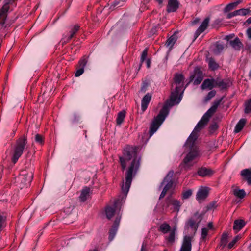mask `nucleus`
<instances>
[{"mask_svg": "<svg viewBox=\"0 0 251 251\" xmlns=\"http://www.w3.org/2000/svg\"><path fill=\"white\" fill-rule=\"evenodd\" d=\"M141 157L137 154V148L127 147L123 151V155L119 157V162L122 170L127 167L125 174V183L122 186V190L127 194L132 181L133 177L138 171L140 166Z\"/></svg>", "mask_w": 251, "mask_h": 251, "instance_id": "f257e3e1", "label": "nucleus"}, {"mask_svg": "<svg viewBox=\"0 0 251 251\" xmlns=\"http://www.w3.org/2000/svg\"><path fill=\"white\" fill-rule=\"evenodd\" d=\"M222 101V99L215 101L211 107L204 114L201 120L198 123L186 142V145L189 147L193 146L197 140L198 132L203 128L207 124L210 118L216 111V110Z\"/></svg>", "mask_w": 251, "mask_h": 251, "instance_id": "f03ea898", "label": "nucleus"}, {"mask_svg": "<svg viewBox=\"0 0 251 251\" xmlns=\"http://www.w3.org/2000/svg\"><path fill=\"white\" fill-rule=\"evenodd\" d=\"M184 77L181 74H176L174 77V82L172 84V88L175 85V90H173L171 92L170 96V103L169 105L172 106L175 104H177L180 101V98H179L178 94L181 90L183 86V82L184 80Z\"/></svg>", "mask_w": 251, "mask_h": 251, "instance_id": "7ed1b4c3", "label": "nucleus"}, {"mask_svg": "<svg viewBox=\"0 0 251 251\" xmlns=\"http://www.w3.org/2000/svg\"><path fill=\"white\" fill-rule=\"evenodd\" d=\"M168 113V105L167 104H165L160 110L158 115L153 119L151 125L150 130V136H151L157 131L159 127L164 121Z\"/></svg>", "mask_w": 251, "mask_h": 251, "instance_id": "20e7f679", "label": "nucleus"}, {"mask_svg": "<svg viewBox=\"0 0 251 251\" xmlns=\"http://www.w3.org/2000/svg\"><path fill=\"white\" fill-rule=\"evenodd\" d=\"M27 138L24 136L20 137L16 141L13 149L12 156L11 158L12 162L13 163H16L19 157L22 155L24 149L27 146Z\"/></svg>", "mask_w": 251, "mask_h": 251, "instance_id": "39448f33", "label": "nucleus"}, {"mask_svg": "<svg viewBox=\"0 0 251 251\" xmlns=\"http://www.w3.org/2000/svg\"><path fill=\"white\" fill-rule=\"evenodd\" d=\"M203 214L196 212L193 216L191 217L186 223V226L188 228H191L194 233L196 232L199 226V224L202 219Z\"/></svg>", "mask_w": 251, "mask_h": 251, "instance_id": "423d86ee", "label": "nucleus"}, {"mask_svg": "<svg viewBox=\"0 0 251 251\" xmlns=\"http://www.w3.org/2000/svg\"><path fill=\"white\" fill-rule=\"evenodd\" d=\"M199 155V152L196 148H194L187 155L183 160L184 167L186 170L192 165H189V163L197 158Z\"/></svg>", "mask_w": 251, "mask_h": 251, "instance_id": "0eeeda50", "label": "nucleus"}, {"mask_svg": "<svg viewBox=\"0 0 251 251\" xmlns=\"http://www.w3.org/2000/svg\"><path fill=\"white\" fill-rule=\"evenodd\" d=\"M170 205H172L173 206L174 211L178 212L182 204L179 201L174 199L171 196H168L165 199V205L164 206L168 208Z\"/></svg>", "mask_w": 251, "mask_h": 251, "instance_id": "6e6552de", "label": "nucleus"}, {"mask_svg": "<svg viewBox=\"0 0 251 251\" xmlns=\"http://www.w3.org/2000/svg\"><path fill=\"white\" fill-rule=\"evenodd\" d=\"M15 0H5V3L0 9V23L3 25L7 17V13L9 10V6L8 4Z\"/></svg>", "mask_w": 251, "mask_h": 251, "instance_id": "1a4fd4ad", "label": "nucleus"}, {"mask_svg": "<svg viewBox=\"0 0 251 251\" xmlns=\"http://www.w3.org/2000/svg\"><path fill=\"white\" fill-rule=\"evenodd\" d=\"M203 79L202 72L198 68L194 70V74L190 76V81H193L195 85L199 84Z\"/></svg>", "mask_w": 251, "mask_h": 251, "instance_id": "9d476101", "label": "nucleus"}, {"mask_svg": "<svg viewBox=\"0 0 251 251\" xmlns=\"http://www.w3.org/2000/svg\"><path fill=\"white\" fill-rule=\"evenodd\" d=\"M209 189L206 187H201L196 195V199L199 202L204 201L208 196Z\"/></svg>", "mask_w": 251, "mask_h": 251, "instance_id": "9b49d317", "label": "nucleus"}, {"mask_svg": "<svg viewBox=\"0 0 251 251\" xmlns=\"http://www.w3.org/2000/svg\"><path fill=\"white\" fill-rule=\"evenodd\" d=\"M173 175V173H169L166 177L164 178L162 184H165L164 188L167 189L171 193L172 192L174 189L173 181L172 180L171 177Z\"/></svg>", "mask_w": 251, "mask_h": 251, "instance_id": "f8f14e48", "label": "nucleus"}, {"mask_svg": "<svg viewBox=\"0 0 251 251\" xmlns=\"http://www.w3.org/2000/svg\"><path fill=\"white\" fill-rule=\"evenodd\" d=\"M192 238L186 236L184 237L183 243L179 251H191V241Z\"/></svg>", "mask_w": 251, "mask_h": 251, "instance_id": "ddd939ff", "label": "nucleus"}, {"mask_svg": "<svg viewBox=\"0 0 251 251\" xmlns=\"http://www.w3.org/2000/svg\"><path fill=\"white\" fill-rule=\"evenodd\" d=\"M120 221V218L117 217L114 222L111 228L110 229L109 232V239L111 241L114 238L118 227L119 226V223Z\"/></svg>", "mask_w": 251, "mask_h": 251, "instance_id": "4468645a", "label": "nucleus"}, {"mask_svg": "<svg viewBox=\"0 0 251 251\" xmlns=\"http://www.w3.org/2000/svg\"><path fill=\"white\" fill-rule=\"evenodd\" d=\"M209 21L210 18L208 17L204 19L195 32L196 38H197L200 34L203 32L207 28Z\"/></svg>", "mask_w": 251, "mask_h": 251, "instance_id": "2eb2a0df", "label": "nucleus"}, {"mask_svg": "<svg viewBox=\"0 0 251 251\" xmlns=\"http://www.w3.org/2000/svg\"><path fill=\"white\" fill-rule=\"evenodd\" d=\"M179 3L177 0H169L167 11L168 12H175L178 8Z\"/></svg>", "mask_w": 251, "mask_h": 251, "instance_id": "dca6fc26", "label": "nucleus"}, {"mask_svg": "<svg viewBox=\"0 0 251 251\" xmlns=\"http://www.w3.org/2000/svg\"><path fill=\"white\" fill-rule=\"evenodd\" d=\"M214 87H215V80L213 79L204 80L201 86L202 89L211 90Z\"/></svg>", "mask_w": 251, "mask_h": 251, "instance_id": "f3484780", "label": "nucleus"}, {"mask_svg": "<svg viewBox=\"0 0 251 251\" xmlns=\"http://www.w3.org/2000/svg\"><path fill=\"white\" fill-rule=\"evenodd\" d=\"M178 32L176 31L173 35H172L166 41L165 45L167 47H169L170 49H171L174 44L176 43L177 39L176 34Z\"/></svg>", "mask_w": 251, "mask_h": 251, "instance_id": "a211bd4d", "label": "nucleus"}, {"mask_svg": "<svg viewBox=\"0 0 251 251\" xmlns=\"http://www.w3.org/2000/svg\"><path fill=\"white\" fill-rule=\"evenodd\" d=\"M90 189L89 187H85L81 191V194L79 196L80 200L81 201H85L90 196Z\"/></svg>", "mask_w": 251, "mask_h": 251, "instance_id": "6ab92c4d", "label": "nucleus"}, {"mask_svg": "<svg viewBox=\"0 0 251 251\" xmlns=\"http://www.w3.org/2000/svg\"><path fill=\"white\" fill-rule=\"evenodd\" d=\"M151 96L150 94H147L142 99L141 108L143 112L146 110L148 104L151 100Z\"/></svg>", "mask_w": 251, "mask_h": 251, "instance_id": "aec40b11", "label": "nucleus"}, {"mask_svg": "<svg viewBox=\"0 0 251 251\" xmlns=\"http://www.w3.org/2000/svg\"><path fill=\"white\" fill-rule=\"evenodd\" d=\"M241 175L249 184H251V168L242 170Z\"/></svg>", "mask_w": 251, "mask_h": 251, "instance_id": "412c9836", "label": "nucleus"}, {"mask_svg": "<svg viewBox=\"0 0 251 251\" xmlns=\"http://www.w3.org/2000/svg\"><path fill=\"white\" fill-rule=\"evenodd\" d=\"M198 173L200 176L204 177L212 175L213 174V171L208 168H201Z\"/></svg>", "mask_w": 251, "mask_h": 251, "instance_id": "4be33fe9", "label": "nucleus"}, {"mask_svg": "<svg viewBox=\"0 0 251 251\" xmlns=\"http://www.w3.org/2000/svg\"><path fill=\"white\" fill-rule=\"evenodd\" d=\"M230 82L229 81H224L219 79L215 80V86H218L221 89H226L230 86Z\"/></svg>", "mask_w": 251, "mask_h": 251, "instance_id": "5701e85b", "label": "nucleus"}, {"mask_svg": "<svg viewBox=\"0 0 251 251\" xmlns=\"http://www.w3.org/2000/svg\"><path fill=\"white\" fill-rule=\"evenodd\" d=\"M245 225V222L243 220H236L234 221L233 229L237 232L239 231Z\"/></svg>", "mask_w": 251, "mask_h": 251, "instance_id": "b1692460", "label": "nucleus"}, {"mask_svg": "<svg viewBox=\"0 0 251 251\" xmlns=\"http://www.w3.org/2000/svg\"><path fill=\"white\" fill-rule=\"evenodd\" d=\"M230 45L236 50H239L243 47V44L238 38H236L233 41H230Z\"/></svg>", "mask_w": 251, "mask_h": 251, "instance_id": "393cba45", "label": "nucleus"}, {"mask_svg": "<svg viewBox=\"0 0 251 251\" xmlns=\"http://www.w3.org/2000/svg\"><path fill=\"white\" fill-rule=\"evenodd\" d=\"M114 207L115 206L113 207L108 206L105 208V214L108 219H110L114 215L115 212Z\"/></svg>", "mask_w": 251, "mask_h": 251, "instance_id": "a878e982", "label": "nucleus"}, {"mask_svg": "<svg viewBox=\"0 0 251 251\" xmlns=\"http://www.w3.org/2000/svg\"><path fill=\"white\" fill-rule=\"evenodd\" d=\"M207 60L208 63L209 67L212 70L217 69L219 67V65L215 62L213 58H209Z\"/></svg>", "mask_w": 251, "mask_h": 251, "instance_id": "bb28decb", "label": "nucleus"}, {"mask_svg": "<svg viewBox=\"0 0 251 251\" xmlns=\"http://www.w3.org/2000/svg\"><path fill=\"white\" fill-rule=\"evenodd\" d=\"M125 115L126 111L125 110H122L118 113L116 119V123L117 125H120L121 124L125 119Z\"/></svg>", "mask_w": 251, "mask_h": 251, "instance_id": "cd10ccee", "label": "nucleus"}, {"mask_svg": "<svg viewBox=\"0 0 251 251\" xmlns=\"http://www.w3.org/2000/svg\"><path fill=\"white\" fill-rule=\"evenodd\" d=\"M246 122V121L244 119H242L239 121V122L236 125L235 128V132L236 133L240 132L242 129L245 125Z\"/></svg>", "mask_w": 251, "mask_h": 251, "instance_id": "c85d7f7f", "label": "nucleus"}, {"mask_svg": "<svg viewBox=\"0 0 251 251\" xmlns=\"http://www.w3.org/2000/svg\"><path fill=\"white\" fill-rule=\"evenodd\" d=\"M80 28V26L78 25H75L71 30L70 31V35L67 38V41L71 40L74 36L76 33V32L79 30Z\"/></svg>", "mask_w": 251, "mask_h": 251, "instance_id": "c756f323", "label": "nucleus"}, {"mask_svg": "<svg viewBox=\"0 0 251 251\" xmlns=\"http://www.w3.org/2000/svg\"><path fill=\"white\" fill-rule=\"evenodd\" d=\"M233 194L236 197L241 199L243 198L246 195V193L244 190H240L237 188L234 189L233 190Z\"/></svg>", "mask_w": 251, "mask_h": 251, "instance_id": "7c9ffc66", "label": "nucleus"}, {"mask_svg": "<svg viewBox=\"0 0 251 251\" xmlns=\"http://www.w3.org/2000/svg\"><path fill=\"white\" fill-rule=\"evenodd\" d=\"M228 242V235L226 233H224L221 238L220 242V246L222 247V248H224L225 246L226 245Z\"/></svg>", "mask_w": 251, "mask_h": 251, "instance_id": "2f4dec72", "label": "nucleus"}, {"mask_svg": "<svg viewBox=\"0 0 251 251\" xmlns=\"http://www.w3.org/2000/svg\"><path fill=\"white\" fill-rule=\"evenodd\" d=\"M240 3V1H237L228 4L224 9L225 12H228L234 9Z\"/></svg>", "mask_w": 251, "mask_h": 251, "instance_id": "473e14b6", "label": "nucleus"}, {"mask_svg": "<svg viewBox=\"0 0 251 251\" xmlns=\"http://www.w3.org/2000/svg\"><path fill=\"white\" fill-rule=\"evenodd\" d=\"M170 229V226L167 223H163L159 226V230L163 233H167Z\"/></svg>", "mask_w": 251, "mask_h": 251, "instance_id": "72a5a7b5", "label": "nucleus"}, {"mask_svg": "<svg viewBox=\"0 0 251 251\" xmlns=\"http://www.w3.org/2000/svg\"><path fill=\"white\" fill-rule=\"evenodd\" d=\"M224 46L219 43L216 44L215 49L214 50V52L216 54L220 53L223 50Z\"/></svg>", "mask_w": 251, "mask_h": 251, "instance_id": "f704fd0d", "label": "nucleus"}, {"mask_svg": "<svg viewBox=\"0 0 251 251\" xmlns=\"http://www.w3.org/2000/svg\"><path fill=\"white\" fill-rule=\"evenodd\" d=\"M192 194V191L190 189L184 191L182 193V199L183 200L189 198Z\"/></svg>", "mask_w": 251, "mask_h": 251, "instance_id": "c9c22d12", "label": "nucleus"}, {"mask_svg": "<svg viewBox=\"0 0 251 251\" xmlns=\"http://www.w3.org/2000/svg\"><path fill=\"white\" fill-rule=\"evenodd\" d=\"M251 112V100H250L245 103V112L249 113Z\"/></svg>", "mask_w": 251, "mask_h": 251, "instance_id": "e433bc0d", "label": "nucleus"}, {"mask_svg": "<svg viewBox=\"0 0 251 251\" xmlns=\"http://www.w3.org/2000/svg\"><path fill=\"white\" fill-rule=\"evenodd\" d=\"M238 15H243L245 16L247 14H249L251 10L249 9H240L239 10H237Z\"/></svg>", "mask_w": 251, "mask_h": 251, "instance_id": "4c0bfd02", "label": "nucleus"}, {"mask_svg": "<svg viewBox=\"0 0 251 251\" xmlns=\"http://www.w3.org/2000/svg\"><path fill=\"white\" fill-rule=\"evenodd\" d=\"M35 141H36V142H37L41 144H43L44 143L43 137L41 135L37 134L35 135Z\"/></svg>", "mask_w": 251, "mask_h": 251, "instance_id": "58836bf2", "label": "nucleus"}, {"mask_svg": "<svg viewBox=\"0 0 251 251\" xmlns=\"http://www.w3.org/2000/svg\"><path fill=\"white\" fill-rule=\"evenodd\" d=\"M216 94V91L212 90L209 92L205 98V100L208 101L210 100L212 98L214 97Z\"/></svg>", "mask_w": 251, "mask_h": 251, "instance_id": "ea45409f", "label": "nucleus"}, {"mask_svg": "<svg viewBox=\"0 0 251 251\" xmlns=\"http://www.w3.org/2000/svg\"><path fill=\"white\" fill-rule=\"evenodd\" d=\"M168 242L173 243L175 241V231H171L167 238Z\"/></svg>", "mask_w": 251, "mask_h": 251, "instance_id": "a19ab883", "label": "nucleus"}, {"mask_svg": "<svg viewBox=\"0 0 251 251\" xmlns=\"http://www.w3.org/2000/svg\"><path fill=\"white\" fill-rule=\"evenodd\" d=\"M148 48H146L143 51L141 57V62L142 63L146 58L148 54Z\"/></svg>", "mask_w": 251, "mask_h": 251, "instance_id": "79ce46f5", "label": "nucleus"}, {"mask_svg": "<svg viewBox=\"0 0 251 251\" xmlns=\"http://www.w3.org/2000/svg\"><path fill=\"white\" fill-rule=\"evenodd\" d=\"M208 229L207 228H203L202 229L201 232V238L204 240L207 235Z\"/></svg>", "mask_w": 251, "mask_h": 251, "instance_id": "37998d69", "label": "nucleus"}, {"mask_svg": "<svg viewBox=\"0 0 251 251\" xmlns=\"http://www.w3.org/2000/svg\"><path fill=\"white\" fill-rule=\"evenodd\" d=\"M87 63V60L85 58H83L80 60L79 62V66L81 68H83L86 66V64Z\"/></svg>", "mask_w": 251, "mask_h": 251, "instance_id": "c03bdc74", "label": "nucleus"}, {"mask_svg": "<svg viewBox=\"0 0 251 251\" xmlns=\"http://www.w3.org/2000/svg\"><path fill=\"white\" fill-rule=\"evenodd\" d=\"M218 128V125L216 123H213L209 126V129L210 132H214Z\"/></svg>", "mask_w": 251, "mask_h": 251, "instance_id": "a18cd8bd", "label": "nucleus"}, {"mask_svg": "<svg viewBox=\"0 0 251 251\" xmlns=\"http://www.w3.org/2000/svg\"><path fill=\"white\" fill-rule=\"evenodd\" d=\"M84 73V69L80 68L78 69L75 73V76L78 77L80 76Z\"/></svg>", "mask_w": 251, "mask_h": 251, "instance_id": "49530a36", "label": "nucleus"}, {"mask_svg": "<svg viewBox=\"0 0 251 251\" xmlns=\"http://www.w3.org/2000/svg\"><path fill=\"white\" fill-rule=\"evenodd\" d=\"M238 15L237 10L234 11L233 12L229 13L227 15V18L230 19L234 16Z\"/></svg>", "mask_w": 251, "mask_h": 251, "instance_id": "de8ad7c7", "label": "nucleus"}, {"mask_svg": "<svg viewBox=\"0 0 251 251\" xmlns=\"http://www.w3.org/2000/svg\"><path fill=\"white\" fill-rule=\"evenodd\" d=\"M168 192L170 193L167 189H166L164 188L160 195L159 199L160 200V199L163 198L165 197V196L166 195V194H167V193H168Z\"/></svg>", "mask_w": 251, "mask_h": 251, "instance_id": "09e8293b", "label": "nucleus"}, {"mask_svg": "<svg viewBox=\"0 0 251 251\" xmlns=\"http://www.w3.org/2000/svg\"><path fill=\"white\" fill-rule=\"evenodd\" d=\"M236 243V242H235V241L233 240L230 243H229V244L228 245V248L229 249L232 248Z\"/></svg>", "mask_w": 251, "mask_h": 251, "instance_id": "8fccbe9b", "label": "nucleus"}, {"mask_svg": "<svg viewBox=\"0 0 251 251\" xmlns=\"http://www.w3.org/2000/svg\"><path fill=\"white\" fill-rule=\"evenodd\" d=\"M247 35L249 38H251V28H249L247 31Z\"/></svg>", "mask_w": 251, "mask_h": 251, "instance_id": "3c124183", "label": "nucleus"}, {"mask_svg": "<svg viewBox=\"0 0 251 251\" xmlns=\"http://www.w3.org/2000/svg\"><path fill=\"white\" fill-rule=\"evenodd\" d=\"M147 66L148 68H150L151 66V60L150 59L147 60Z\"/></svg>", "mask_w": 251, "mask_h": 251, "instance_id": "603ef678", "label": "nucleus"}, {"mask_svg": "<svg viewBox=\"0 0 251 251\" xmlns=\"http://www.w3.org/2000/svg\"><path fill=\"white\" fill-rule=\"evenodd\" d=\"M200 21V19H196L195 20H194L193 22H192V24L193 25H195V24H197L198 23H199Z\"/></svg>", "mask_w": 251, "mask_h": 251, "instance_id": "864d4df0", "label": "nucleus"}, {"mask_svg": "<svg viewBox=\"0 0 251 251\" xmlns=\"http://www.w3.org/2000/svg\"><path fill=\"white\" fill-rule=\"evenodd\" d=\"M213 228L212 223L210 222L208 224V229H212Z\"/></svg>", "mask_w": 251, "mask_h": 251, "instance_id": "5fc2aeb1", "label": "nucleus"}, {"mask_svg": "<svg viewBox=\"0 0 251 251\" xmlns=\"http://www.w3.org/2000/svg\"><path fill=\"white\" fill-rule=\"evenodd\" d=\"M246 23L248 24H251V17L246 21Z\"/></svg>", "mask_w": 251, "mask_h": 251, "instance_id": "6e6d98bb", "label": "nucleus"}, {"mask_svg": "<svg viewBox=\"0 0 251 251\" xmlns=\"http://www.w3.org/2000/svg\"><path fill=\"white\" fill-rule=\"evenodd\" d=\"M213 205H214V204L211 203V204H209V205H208L207 206V210H209L211 208V207L213 206Z\"/></svg>", "mask_w": 251, "mask_h": 251, "instance_id": "4d7b16f0", "label": "nucleus"}, {"mask_svg": "<svg viewBox=\"0 0 251 251\" xmlns=\"http://www.w3.org/2000/svg\"><path fill=\"white\" fill-rule=\"evenodd\" d=\"M239 236H237L236 237H235V238L233 239V240H234L235 241V242H236L239 239Z\"/></svg>", "mask_w": 251, "mask_h": 251, "instance_id": "13d9d810", "label": "nucleus"}, {"mask_svg": "<svg viewBox=\"0 0 251 251\" xmlns=\"http://www.w3.org/2000/svg\"><path fill=\"white\" fill-rule=\"evenodd\" d=\"M156 1L158 2V3L159 4H162V3L163 2V0H156Z\"/></svg>", "mask_w": 251, "mask_h": 251, "instance_id": "bf43d9fd", "label": "nucleus"}, {"mask_svg": "<svg viewBox=\"0 0 251 251\" xmlns=\"http://www.w3.org/2000/svg\"><path fill=\"white\" fill-rule=\"evenodd\" d=\"M21 178L25 180V179L26 178V176H21Z\"/></svg>", "mask_w": 251, "mask_h": 251, "instance_id": "052dcab7", "label": "nucleus"}, {"mask_svg": "<svg viewBox=\"0 0 251 251\" xmlns=\"http://www.w3.org/2000/svg\"><path fill=\"white\" fill-rule=\"evenodd\" d=\"M89 251H97V250L96 249H93V250H89Z\"/></svg>", "mask_w": 251, "mask_h": 251, "instance_id": "680f3d73", "label": "nucleus"}, {"mask_svg": "<svg viewBox=\"0 0 251 251\" xmlns=\"http://www.w3.org/2000/svg\"><path fill=\"white\" fill-rule=\"evenodd\" d=\"M226 39H227V40H228L229 39V36H227L226 37Z\"/></svg>", "mask_w": 251, "mask_h": 251, "instance_id": "e2e57ef3", "label": "nucleus"}, {"mask_svg": "<svg viewBox=\"0 0 251 251\" xmlns=\"http://www.w3.org/2000/svg\"><path fill=\"white\" fill-rule=\"evenodd\" d=\"M249 76H250V77H251V71L250 72V73L249 74Z\"/></svg>", "mask_w": 251, "mask_h": 251, "instance_id": "0e129e2a", "label": "nucleus"}, {"mask_svg": "<svg viewBox=\"0 0 251 251\" xmlns=\"http://www.w3.org/2000/svg\"><path fill=\"white\" fill-rule=\"evenodd\" d=\"M141 251H145L144 250L143 247H142V249H141Z\"/></svg>", "mask_w": 251, "mask_h": 251, "instance_id": "69168bd1", "label": "nucleus"}, {"mask_svg": "<svg viewBox=\"0 0 251 251\" xmlns=\"http://www.w3.org/2000/svg\"><path fill=\"white\" fill-rule=\"evenodd\" d=\"M116 4H114L113 5L114 6V7H115L116 6Z\"/></svg>", "mask_w": 251, "mask_h": 251, "instance_id": "338daca9", "label": "nucleus"}, {"mask_svg": "<svg viewBox=\"0 0 251 251\" xmlns=\"http://www.w3.org/2000/svg\"><path fill=\"white\" fill-rule=\"evenodd\" d=\"M164 251H167V250H164Z\"/></svg>", "mask_w": 251, "mask_h": 251, "instance_id": "774afa93", "label": "nucleus"}]
</instances>
